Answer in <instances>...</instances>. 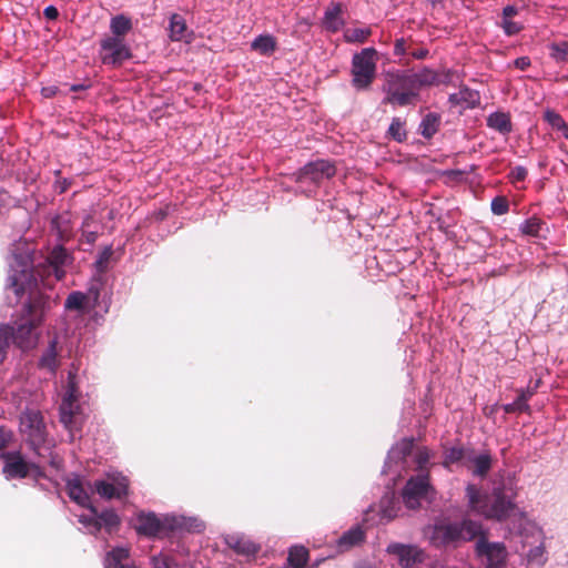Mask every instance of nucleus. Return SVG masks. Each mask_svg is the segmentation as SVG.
Wrapping results in <instances>:
<instances>
[{
  "label": "nucleus",
  "instance_id": "obj_36",
  "mask_svg": "<svg viewBox=\"0 0 568 568\" xmlns=\"http://www.w3.org/2000/svg\"><path fill=\"white\" fill-rule=\"evenodd\" d=\"M308 559V550L304 546L290 548L287 561L293 568H303Z\"/></svg>",
  "mask_w": 568,
  "mask_h": 568
},
{
  "label": "nucleus",
  "instance_id": "obj_5",
  "mask_svg": "<svg viewBox=\"0 0 568 568\" xmlns=\"http://www.w3.org/2000/svg\"><path fill=\"white\" fill-rule=\"evenodd\" d=\"M184 519L174 515L158 516L153 511H140L136 515L135 530L139 535L154 538L164 531H174L183 526Z\"/></svg>",
  "mask_w": 568,
  "mask_h": 568
},
{
  "label": "nucleus",
  "instance_id": "obj_39",
  "mask_svg": "<svg viewBox=\"0 0 568 568\" xmlns=\"http://www.w3.org/2000/svg\"><path fill=\"white\" fill-rule=\"evenodd\" d=\"M387 134L392 140L398 143L404 142L407 139L405 122L400 118H393L388 126Z\"/></svg>",
  "mask_w": 568,
  "mask_h": 568
},
{
  "label": "nucleus",
  "instance_id": "obj_40",
  "mask_svg": "<svg viewBox=\"0 0 568 568\" xmlns=\"http://www.w3.org/2000/svg\"><path fill=\"white\" fill-rule=\"evenodd\" d=\"M151 568H179L174 558L168 554L159 552L150 557Z\"/></svg>",
  "mask_w": 568,
  "mask_h": 568
},
{
  "label": "nucleus",
  "instance_id": "obj_4",
  "mask_svg": "<svg viewBox=\"0 0 568 568\" xmlns=\"http://www.w3.org/2000/svg\"><path fill=\"white\" fill-rule=\"evenodd\" d=\"M383 91L385 92L383 102L393 105L406 106L414 104L419 98L410 77V70L387 72Z\"/></svg>",
  "mask_w": 568,
  "mask_h": 568
},
{
  "label": "nucleus",
  "instance_id": "obj_46",
  "mask_svg": "<svg viewBox=\"0 0 568 568\" xmlns=\"http://www.w3.org/2000/svg\"><path fill=\"white\" fill-rule=\"evenodd\" d=\"M491 212L496 215L506 214L509 210L508 201L503 196H496L490 203Z\"/></svg>",
  "mask_w": 568,
  "mask_h": 568
},
{
  "label": "nucleus",
  "instance_id": "obj_6",
  "mask_svg": "<svg viewBox=\"0 0 568 568\" xmlns=\"http://www.w3.org/2000/svg\"><path fill=\"white\" fill-rule=\"evenodd\" d=\"M376 50L365 48L352 59V85L357 91L367 90L376 75Z\"/></svg>",
  "mask_w": 568,
  "mask_h": 568
},
{
  "label": "nucleus",
  "instance_id": "obj_58",
  "mask_svg": "<svg viewBox=\"0 0 568 568\" xmlns=\"http://www.w3.org/2000/svg\"><path fill=\"white\" fill-rule=\"evenodd\" d=\"M518 12L517 8L513 4H508L503 9V19H510Z\"/></svg>",
  "mask_w": 568,
  "mask_h": 568
},
{
  "label": "nucleus",
  "instance_id": "obj_43",
  "mask_svg": "<svg viewBox=\"0 0 568 568\" xmlns=\"http://www.w3.org/2000/svg\"><path fill=\"white\" fill-rule=\"evenodd\" d=\"M550 55L556 61H568V42L552 43L550 45Z\"/></svg>",
  "mask_w": 568,
  "mask_h": 568
},
{
  "label": "nucleus",
  "instance_id": "obj_32",
  "mask_svg": "<svg viewBox=\"0 0 568 568\" xmlns=\"http://www.w3.org/2000/svg\"><path fill=\"white\" fill-rule=\"evenodd\" d=\"M251 49L262 55H270L276 50V40L272 34H260L251 42Z\"/></svg>",
  "mask_w": 568,
  "mask_h": 568
},
{
  "label": "nucleus",
  "instance_id": "obj_26",
  "mask_svg": "<svg viewBox=\"0 0 568 568\" xmlns=\"http://www.w3.org/2000/svg\"><path fill=\"white\" fill-rule=\"evenodd\" d=\"M467 463L473 466L471 474L477 477H485L491 468V456L489 453L476 454L470 450L467 454Z\"/></svg>",
  "mask_w": 568,
  "mask_h": 568
},
{
  "label": "nucleus",
  "instance_id": "obj_35",
  "mask_svg": "<svg viewBox=\"0 0 568 568\" xmlns=\"http://www.w3.org/2000/svg\"><path fill=\"white\" fill-rule=\"evenodd\" d=\"M98 518L101 520V529L104 528L109 534L116 530L121 524L119 515L113 509L98 511Z\"/></svg>",
  "mask_w": 568,
  "mask_h": 568
},
{
  "label": "nucleus",
  "instance_id": "obj_22",
  "mask_svg": "<svg viewBox=\"0 0 568 568\" xmlns=\"http://www.w3.org/2000/svg\"><path fill=\"white\" fill-rule=\"evenodd\" d=\"M343 8L339 2L332 3L323 16L322 26L323 28L332 33L339 31L345 26V20L342 16Z\"/></svg>",
  "mask_w": 568,
  "mask_h": 568
},
{
  "label": "nucleus",
  "instance_id": "obj_29",
  "mask_svg": "<svg viewBox=\"0 0 568 568\" xmlns=\"http://www.w3.org/2000/svg\"><path fill=\"white\" fill-rule=\"evenodd\" d=\"M132 21L125 14H116L110 20V38L124 39V36L132 30Z\"/></svg>",
  "mask_w": 568,
  "mask_h": 568
},
{
  "label": "nucleus",
  "instance_id": "obj_56",
  "mask_svg": "<svg viewBox=\"0 0 568 568\" xmlns=\"http://www.w3.org/2000/svg\"><path fill=\"white\" fill-rule=\"evenodd\" d=\"M43 14L49 20H55L59 16V11L54 6L50 4L44 8Z\"/></svg>",
  "mask_w": 568,
  "mask_h": 568
},
{
  "label": "nucleus",
  "instance_id": "obj_34",
  "mask_svg": "<svg viewBox=\"0 0 568 568\" xmlns=\"http://www.w3.org/2000/svg\"><path fill=\"white\" fill-rule=\"evenodd\" d=\"M364 531L359 526L353 527L349 530L345 531L337 540V545L339 548L351 547L359 544L364 540Z\"/></svg>",
  "mask_w": 568,
  "mask_h": 568
},
{
  "label": "nucleus",
  "instance_id": "obj_30",
  "mask_svg": "<svg viewBox=\"0 0 568 568\" xmlns=\"http://www.w3.org/2000/svg\"><path fill=\"white\" fill-rule=\"evenodd\" d=\"M440 125V115L435 112L427 113L420 121L418 132L427 140L432 139Z\"/></svg>",
  "mask_w": 568,
  "mask_h": 568
},
{
  "label": "nucleus",
  "instance_id": "obj_61",
  "mask_svg": "<svg viewBox=\"0 0 568 568\" xmlns=\"http://www.w3.org/2000/svg\"><path fill=\"white\" fill-rule=\"evenodd\" d=\"M396 516H397V514L393 509L384 508L382 510V518H386L387 520H390V519L395 518Z\"/></svg>",
  "mask_w": 568,
  "mask_h": 568
},
{
  "label": "nucleus",
  "instance_id": "obj_1",
  "mask_svg": "<svg viewBox=\"0 0 568 568\" xmlns=\"http://www.w3.org/2000/svg\"><path fill=\"white\" fill-rule=\"evenodd\" d=\"M7 292H12L16 302H22L20 316L8 324H0V363L7 357L12 344L22 352L33 349L39 342L38 328L47 321L57 304L55 298L43 291L33 274L32 251L26 243H18L8 256Z\"/></svg>",
  "mask_w": 568,
  "mask_h": 568
},
{
  "label": "nucleus",
  "instance_id": "obj_48",
  "mask_svg": "<svg viewBox=\"0 0 568 568\" xmlns=\"http://www.w3.org/2000/svg\"><path fill=\"white\" fill-rule=\"evenodd\" d=\"M429 452L426 448L418 449L415 455L416 469L418 473H428L426 466L429 462Z\"/></svg>",
  "mask_w": 568,
  "mask_h": 568
},
{
  "label": "nucleus",
  "instance_id": "obj_47",
  "mask_svg": "<svg viewBox=\"0 0 568 568\" xmlns=\"http://www.w3.org/2000/svg\"><path fill=\"white\" fill-rule=\"evenodd\" d=\"M113 254V250L111 245H106L98 255L95 260L97 268L100 271H104L108 266V263Z\"/></svg>",
  "mask_w": 568,
  "mask_h": 568
},
{
  "label": "nucleus",
  "instance_id": "obj_33",
  "mask_svg": "<svg viewBox=\"0 0 568 568\" xmlns=\"http://www.w3.org/2000/svg\"><path fill=\"white\" fill-rule=\"evenodd\" d=\"M169 31V36L172 41H181L186 39L187 27L185 19L178 13H173L170 18Z\"/></svg>",
  "mask_w": 568,
  "mask_h": 568
},
{
  "label": "nucleus",
  "instance_id": "obj_54",
  "mask_svg": "<svg viewBox=\"0 0 568 568\" xmlns=\"http://www.w3.org/2000/svg\"><path fill=\"white\" fill-rule=\"evenodd\" d=\"M406 53L405 40L404 38L396 39L394 44V54L397 57H402Z\"/></svg>",
  "mask_w": 568,
  "mask_h": 568
},
{
  "label": "nucleus",
  "instance_id": "obj_17",
  "mask_svg": "<svg viewBox=\"0 0 568 568\" xmlns=\"http://www.w3.org/2000/svg\"><path fill=\"white\" fill-rule=\"evenodd\" d=\"M3 459L2 473L7 479L26 478L31 468V464L27 463L20 452L2 453Z\"/></svg>",
  "mask_w": 568,
  "mask_h": 568
},
{
  "label": "nucleus",
  "instance_id": "obj_63",
  "mask_svg": "<svg viewBox=\"0 0 568 568\" xmlns=\"http://www.w3.org/2000/svg\"><path fill=\"white\" fill-rule=\"evenodd\" d=\"M324 204H327V206L331 207V209L334 207L333 201L329 200V199L326 202H324Z\"/></svg>",
  "mask_w": 568,
  "mask_h": 568
},
{
  "label": "nucleus",
  "instance_id": "obj_21",
  "mask_svg": "<svg viewBox=\"0 0 568 568\" xmlns=\"http://www.w3.org/2000/svg\"><path fill=\"white\" fill-rule=\"evenodd\" d=\"M47 261L49 266L52 268L55 278L62 280L65 274L63 267L70 263L71 257L62 245H57L50 252Z\"/></svg>",
  "mask_w": 568,
  "mask_h": 568
},
{
  "label": "nucleus",
  "instance_id": "obj_19",
  "mask_svg": "<svg viewBox=\"0 0 568 568\" xmlns=\"http://www.w3.org/2000/svg\"><path fill=\"white\" fill-rule=\"evenodd\" d=\"M413 446V438H403L400 442L392 446V448L388 450L382 473L387 474L389 471H393V466L397 467L399 463L404 462L406 456H408L412 453ZM400 469L402 467H398L397 469H394V473L396 475H399Z\"/></svg>",
  "mask_w": 568,
  "mask_h": 568
},
{
  "label": "nucleus",
  "instance_id": "obj_62",
  "mask_svg": "<svg viewBox=\"0 0 568 568\" xmlns=\"http://www.w3.org/2000/svg\"><path fill=\"white\" fill-rule=\"evenodd\" d=\"M87 87L83 85V84H73L71 87V91H79V90H84Z\"/></svg>",
  "mask_w": 568,
  "mask_h": 568
},
{
  "label": "nucleus",
  "instance_id": "obj_13",
  "mask_svg": "<svg viewBox=\"0 0 568 568\" xmlns=\"http://www.w3.org/2000/svg\"><path fill=\"white\" fill-rule=\"evenodd\" d=\"M336 168L328 160H316L305 164L296 174V182L300 184L312 183L320 185L324 180L333 178Z\"/></svg>",
  "mask_w": 568,
  "mask_h": 568
},
{
  "label": "nucleus",
  "instance_id": "obj_27",
  "mask_svg": "<svg viewBox=\"0 0 568 568\" xmlns=\"http://www.w3.org/2000/svg\"><path fill=\"white\" fill-rule=\"evenodd\" d=\"M67 490L71 500L80 506H87L91 504L90 495L82 485L79 476H73L67 480Z\"/></svg>",
  "mask_w": 568,
  "mask_h": 568
},
{
  "label": "nucleus",
  "instance_id": "obj_9",
  "mask_svg": "<svg viewBox=\"0 0 568 568\" xmlns=\"http://www.w3.org/2000/svg\"><path fill=\"white\" fill-rule=\"evenodd\" d=\"M430 493H434V489L429 483V474L418 473L406 481L402 490V499L408 509H417Z\"/></svg>",
  "mask_w": 568,
  "mask_h": 568
},
{
  "label": "nucleus",
  "instance_id": "obj_45",
  "mask_svg": "<svg viewBox=\"0 0 568 568\" xmlns=\"http://www.w3.org/2000/svg\"><path fill=\"white\" fill-rule=\"evenodd\" d=\"M178 518H183L184 524L181 527H178L175 530H187V531H201L204 529V524L196 518H186L184 516H176Z\"/></svg>",
  "mask_w": 568,
  "mask_h": 568
},
{
  "label": "nucleus",
  "instance_id": "obj_11",
  "mask_svg": "<svg viewBox=\"0 0 568 568\" xmlns=\"http://www.w3.org/2000/svg\"><path fill=\"white\" fill-rule=\"evenodd\" d=\"M410 77L418 93L430 87L454 83L458 78L456 71L452 69L435 70L429 67H424L418 71L410 70Z\"/></svg>",
  "mask_w": 568,
  "mask_h": 568
},
{
  "label": "nucleus",
  "instance_id": "obj_16",
  "mask_svg": "<svg viewBox=\"0 0 568 568\" xmlns=\"http://www.w3.org/2000/svg\"><path fill=\"white\" fill-rule=\"evenodd\" d=\"M478 537L476 551L478 556L486 559V568H505V546L499 542H488L484 537V532Z\"/></svg>",
  "mask_w": 568,
  "mask_h": 568
},
{
  "label": "nucleus",
  "instance_id": "obj_41",
  "mask_svg": "<svg viewBox=\"0 0 568 568\" xmlns=\"http://www.w3.org/2000/svg\"><path fill=\"white\" fill-rule=\"evenodd\" d=\"M372 31L369 28H355L348 29L344 32V39L348 43H363L371 36Z\"/></svg>",
  "mask_w": 568,
  "mask_h": 568
},
{
  "label": "nucleus",
  "instance_id": "obj_15",
  "mask_svg": "<svg viewBox=\"0 0 568 568\" xmlns=\"http://www.w3.org/2000/svg\"><path fill=\"white\" fill-rule=\"evenodd\" d=\"M60 412V422L72 432L78 427L79 415H80V406L78 404V390L72 381H69L67 392L63 396V399L59 407Z\"/></svg>",
  "mask_w": 568,
  "mask_h": 568
},
{
  "label": "nucleus",
  "instance_id": "obj_42",
  "mask_svg": "<svg viewBox=\"0 0 568 568\" xmlns=\"http://www.w3.org/2000/svg\"><path fill=\"white\" fill-rule=\"evenodd\" d=\"M542 222L538 217H529L520 223L519 230L523 234L529 236H537L541 229Z\"/></svg>",
  "mask_w": 568,
  "mask_h": 568
},
{
  "label": "nucleus",
  "instance_id": "obj_23",
  "mask_svg": "<svg viewBox=\"0 0 568 568\" xmlns=\"http://www.w3.org/2000/svg\"><path fill=\"white\" fill-rule=\"evenodd\" d=\"M452 105H460L463 109H473L480 102L479 92L467 87H462L458 92L448 97Z\"/></svg>",
  "mask_w": 568,
  "mask_h": 568
},
{
  "label": "nucleus",
  "instance_id": "obj_10",
  "mask_svg": "<svg viewBox=\"0 0 568 568\" xmlns=\"http://www.w3.org/2000/svg\"><path fill=\"white\" fill-rule=\"evenodd\" d=\"M105 479L94 481L95 493L104 499H121L129 494V479L118 470L105 473Z\"/></svg>",
  "mask_w": 568,
  "mask_h": 568
},
{
  "label": "nucleus",
  "instance_id": "obj_57",
  "mask_svg": "<svg viewBox=\"0 0 568 568\" xmlns=\"http://www.w3.org/2000/svg\"><path fill=\"white\" fill-rule=\"evenodd\" d=\"M514 64L519 70H525L530 65V59L528 57H519L514 61Z\"/></svg>",
  "mask_w": 568,
  "mask_h": 568
},
{
  "label": "nucleus",
  "instance_id": "obj_59",
  "mask_svg": "<svg viewBox=\"0 0 568 568\" xmlns=\"http://www.w3.org/2000/svg\"><path fill=\"white\" fill-rule=\"evenodd\" d=\"M58 91L57 87L42 88L41 93L44 98H52Z\"/></svg>",
  "mask_w": 568,
  "mask_h": 568
},
{
  "label": "nucleus",
  "instance_id": "obj_50",
  "mask_svg": "<svg viewBox=\"0 0 568 568\" xmlns=\"http://www.w3.org/2000/svg\"><path fill=\"white\" fill-rule=\"evenodd\" d=\"M539 381L536 382L535 386L534 387H527V388H520L518 390V397L520 398V402L524 403V404H528V400L535 395L538 386H539Z\"/></svg>",
  "mask_w": 568,
  "mask_h": 568
},
{
  "label": "nucleus",
  "instance_id": "obj_38",
  "mask_svg": "<svg viewBox=\"0 0 568 568\" xmlns=\"http://www.w3.org/2000/svg\"><path fill=\"white\" fill-rule=\"evenodd\" d=\"M469 453L470 450H467L462 446H454L446 449L444 454V466L448 467L452 464H458L462 462L467 463V454Z\"/></svg>",
  "mask_w": 568,
  "mask_h": 568
},
{
  "label": "nucleus",
  "instance_id": "obj_7",
  "mask_svg": "<svg viewBox=\"0 0 568 568\" xmlns=\"http://www.w3.org/2000/svg\"><path fill=\"white\" fill-rule=\"evenodd\" d=\"M20 432L33 449L45 442L47 430L42 414L33 408H26L20 415Z\"/></svg>",
  "mask_w": 568,
  "mask_h": 568
},
{
  "label": "nucleus",
  "instance_id": "obj_64",
  "mask_svg": "<svg viewBox=\"0 0 568 568\" xmlns=\"http://www.w3.org/2000/svg\"><path fill=\"white\" fill-rule=\"evenodd\" d=\"M324 559V557L316 559L313 566H318Z\"/></svg>",
  "mask_w": 568,
  "mask_h": 568
},
{
  "label": "nucleus",
  "instance_id": "obj_8",
  "mask_svg": "<svg viewBox=\"0 0 568 568\" xmlns=\"http://www.w3.org/2000/svg\"><path fill=\"white\" fill-rule=\"evenodd\" d=\"M110 301L100 302V290L97 285H92L87 293L74 291L71 292L65 302V310L77 311L80 314L87 313L89 310L101 308L104 313L109 311Z\"/></svg>",
  "mask_w": 568,
  "mask_h": 568
},
{
  "label": "nucleus",
  "instance_id": "obj_3",
  "mask_svg": "<svg viewBox=\"0 0 568 568\" xmlns=\"http://www.w3.org/2000/svg\"><path fill=\"white\" fill-rule=\"evenodd\" d=\"M429 544L436 548H457L464 542L471 541L483 534V525L477 520L464 517L453 521L440 515L434 518L427 527Z\"/></svg>",
  "mask_w": 568,
  "mask_h": 568
},
{
  "label": "nucleus",
  "instance_id": "obj_12",
  "mask_svg": "<svg viewBox=\"0 0 568 568\" xmlns=\"http://www.w3.org/2000/svg\"><path fill=\"white\" fill-rule=\"evenodd\" d=\"M131 57V49L124 39L105 37L100 41V58L103 64L118 67Z\"/></svg>",
  "mask_w": 568,
  "mask_h": 568
},
{
  "label": "nucleus",
  "instance_id": "obj_49",
  "mask_svg": "<svg viewBox=\"0 0 568 568\" xmlns=\"http://www.w3.org/2000/svg\"><path fill=\"white\" fill-rule=\"evenodd\" d=\"M91 220H92V217L88 215L84 219V221L82 222V226H81L82 227V236L84 237V240L88 244H93L98 239L97 231L88 230Z\"/></svg>",
  "mask_w": 568,
  "mask_h": 568
},
{
  "label": "nucleus",
  "instance_id": "obj_60",
  "mask_svg": "<svg viewBox=\"0 0 568 568\" xmlns=\"http://www.w3.org/2000/svg\"><path fill=\"white\" fill-rule=\"evenodd\" d=\"M413 58L417 59V60H422V59H425L427 55H428V50L426 49H419V50H416L412 53Z\"/></svg>",
  "mask_w": 568,
  "mask_h": 568
},
{
  "label": "nucleus",
  "instance_id": "obj_28",
  "mask_svg": "<svg viewBox=\"0 0 568 568\" xmlns=\"http://www.w3.org/2000/svg\"><path fill=\"white\" fill-rule=\"evenodd\" d=\"M487 126L503 135L509 134L513 130L510 116L505 112H494L487 116Z\"/></svg>",
  "mask_w": 568,
  "mask_h": 568
},
{
  "label": "nucleus",
  "instance_id": "obj_25",
  "mask_svg": "<svg viewBox=\"0 0 568 568\" xmlns=\"http://www.w3.org/2000/svg\"><path fill=\"white\" fill-rule=\"evenodd\" d=\"M51 229L60 241H68L73 235L72 215L70 212H62L51 221Z\"/></svg>",
  "mask_w": 568,
  "mask_h": 568
},
{
  "label": "nucleus",
  "instance_id": "obj_14",
  "mask_svg": "<svg viewBox=\"0 0 568 568\" xmlns=\"http://www.w3.org/2000/svg\"><path fill=\"white\" fill-rule=\"evenodd\" d=\"M386 551L394 557L400 568H416L426 558L425 551L412 544L392 542Z\"/></svg>",
  "mask_w": 568,
  "mask_h": 568
},
{
  "label": "nucleus",
  "instance_id": "obj_52",
  "mask_svg": "<svg viewBox=\"0 0 568 568\" xmlns=\"http://www.w3.org/2000/svg\"><path fill=\"white\" fill-rule=\"evenodd\" d=\"M13 437V433L10 428L0 426V450L3 449Z\"/></svg>",
  "mask_w": 568,
  "mask_h": 568
},
{
  "label": "nucleus",
  "instance_id": "obj_2",
  "mask_svg": "<svg viewBox=\"0 0 568 568\" xmlns=\"http://www.w3.org/2000/svg\"><path fill=\"white\" fill-rule=\"evenodd\" d=\"M465 497L469 511L486 519L503 521L516 510V490L509 479L495 480L490 493H483L476 485L467 484Z\"/></svg>",
  "mask_w": 568,
  "mask_h": 568
},
{
  "label": "nucleus",
  "instance_id": "obj_37",
  "mask_svg": "<svg viewBox=\"0 0 568 568\" xmlns=\"http://www.w3.org/2000/svg\"><path fill=\"white\" fill-rule=\"evenodd\" d=\"M544 120L551 125L552 129L559 131L566 139H568V124L562 116L554 110H546Z\"/></svg>",
  "mask_w": 568,
  "mask_h": 568
},
{
  "label": "nucleus",
  "instance_id": "obj_55",
  "mask_svg": "<svg viewBox=\"0 0 568 568\" xmlns=\"http://www.w3.org/2000/svg\"><path fill=\"white\" fill-rule=\"evenodd\" d=\"M70 184H71V181L68 179L58 180L54 183V190L59 194H62L69 189Z\"/></svg>",
  "mask_w": 568,
  "mask_h": 568
},
{
  "label": "nucleus",
  "instance_id": "obj_18",
  "mask_svg": "<svg viewBox=\"0 0 568 568\" xmlns=\"http://www.w3.org/2000/svg\"><path fill=\"white\" fill-rule=\"evenodd\" d=\"M225 545L236 555L246 558L255 557L260 551V544L253 541L248 536L242 532H232L223 536Z\"/></svg>",
  "mask_w": 568,
  "mask_h": 568
},
{
  "label": "nucleus",
  "instance_id": "obj_51",
  "mask_svg": "<svg viewBox=\"0 0 568 568\" xmlns=\"http://www.w3.org/2000/svg\"><path fill=\"white\" fill-rule=\"evenodd\" d=\"M527 174H528V172H527L526 168H524L521 165H517L514 169H511V171L509 173V178L514 182H519V181H524L527 178Z\"/></svg>",
  "mask_w": 568,
  "mask_h": 568
},
{
  "label": "nucleus",
  "instance_id": "obj_20",
  "mask_svg": "<svg viewBox=\"0 0 568 568\" xmlns=\"http://www.w3.org/2000/svg\"><path fill=\"white\" fill-rule=\"evenodd\" d=\"M104 568H136L131 558L129 547L116 546L105 552L103 557Z\"/></svg>",
  "mask_w": 568,
  "mask_h": 568
},
{
  "label": "nucleus",
  "instance_id": "obj_31",
  "mask_svg": "<svg viewBox=\"0 0 568 568\" xmlns=\"http://www.w3.org/2000/svg\"><path fill=\"white\" fill-rule=\"evenodd\" d=\"M90 510L89 515H80L78 517L79 523L83 526V528L92 535H97L101 530V520L98 518V509L92 504L83 506Z\"/></svg>",
  "mask_w": 568,
  "mask_h": 568
},
{
  "label": "nucleus",
  "instance_id": "obj_24",
  "mask_svg": "<svg viewBox=\"0 0 568 568\" xmlns=\"http://www.w3.org/2000/svg\"><path fill=\"white\" fill-rule=\"evenodd\" d=\"M58 337L54 336L52 339H50L49 344L42 352L39 361H38V367L40 369H47L48 372L54 374L58 369Z\"/></svg>",
  "mask_w": 568,
  "mask_h": 568
},
{
  "label": "nucleus",
  "instance_id": "obj_44",
  "mask_svg": "<svg viewBox=\"0 0 568 568\" xmlns=\"http://www.w3.org/2000/svg\"><path fill=\"white\" fill-rule=\"evenodd\" d=\"M503 409L506 414L511 413H529L530 406L529 404H524L520 402V398L517 396V398L508 404L503 405Z\"/></svg>",
  "mask_w": 568,
  "mask_h": 568
},
{
  "label": "nucleus",
  "instance_id": "obj_53",
  "mask_svg": "<svg viewBox=\"0 0 568 568\" xmlns=\"http://www.w3.org/2000/svg\"><path fill=\"white\" fill-rule=\"evenodd\" d=\"M503 28L507 36L516 34L521 30V27L510 19H503Z\"/></svg>",
  "mask_w": 568,
  "mask_h": 568
}]
</instances>
